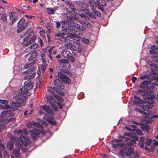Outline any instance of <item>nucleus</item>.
<instances>
[{
	"label": "nucleus",
	"instance_id": "nucleus-59",
	"mask_svg": "<svg viewBox=\"0 0 158 158\" xmlns=\"http://www.w3.org/2000/svg\"><path fill=\"white\" fill-rule=\"evenodd\" d=\"M27 33V31H25L23 32L21 34V36L22 37H23L24 36L26 35Z\"/></svg>",
	"mask_w": 158,
	"mask_h": 158
},
{
	"label": "nucleus",
	"instance_id": "nucleus-58",
	"mask_svg": "<svg viewBox=\"0 0 158 158\" xmlns=\"http://www.w3.org/2000/svg\"><path fill=\"white\" fill-rule=\"evenodd\" d=\"M95 44V41H94V40L91 41V44H89V45H90V46L91 47H94V45Z\"/></svg>",
	"mask_w": 158,
	"mask_h": 158
},
{
	"label": "nucleus",
	"instance_id": "nucleus-39",
	"mask_svg": "<svg viewBox=\"0 0 158 158\" xmlns=\"http://www.w3.org/2000/svg\"><path fill=\"white\" fill-rule=\"evenodd\" d=\"M140 78L142 80L146 79H148L149 78V76L148 74H145L143 76H141L140 77Z\"/></svg>",
	"mask_w": 158,
	"mask_h": 158
},
{
	"label": "nucleus",
	"instance_id": "nucleus-31",
	"mask_svg": "<svg viewBox=\"0 0 158 158\" xmlns=\"http://www.w3.org/2000/svg\"><path fill=\"white\" fill-rule=\"evenodd\" d=\"M144 148L148 152H153L155 149V147L152 145H151L149 148L147 147H144Z\"/></svg>",
	"mask_w": 158,
	"mask_h": 158
},
{
	"label": "nucleus",
	"instance_id": "nucleus-57",
	"mask_svg": "<svg viewBox=\"0 0 158 158\" xmlns=\"http://www.w3.org/2000/svg\"><path fill=\"white\" fill-rule=\"evenodd\" d=\"M41 123L44 124L45 126H47L48 125V124L44 120H42L41 121Z\"/></svg>",
	"mask_w": 158,
	"mask_h": 158
},
{
	"label": "nucleus",
	"instance_id": "nucleus-9",
	"mask_svg": "<svg viewBox=\"0 0 158 158\" xmlns=\"http://www.w3.org/2000/svg\"><path fill=\"white\" fill-rule=\"evenodd\" d=\"M46 98L48 99V101L50 103L51 106L54 109L57 108V105L59 106V108L61 109L62 106L61 104L58 102H57L56 99L52 96L49 95L46 96Z\"/></svg>",
	"mask_w": 158,
	"mask_h": 158
},
{
	"label": "nucleus",
	"instance_id": "nucleus-40",
	"mask_svg": "<svg viewBox=\"0 0 158 158\" xmlns=\"http://www.w3.org/2000/svg\"><path fill=\"white\" fill-rule=\"evenodd\" d=\"M10 107L8 105H3L0 104V108L1 109H7L9 108Z\"/></svg>",
	"mask_w": 158,
	"mask_h": 158
},
{
	"label": "nucleus",
	"instance_id": "nucleus-45",
	"mask_svg": "<svg viewBox=\"0 0 158 158\" xmlns=\"http://www.w3.org/2000/svg\"><path fill=\"white\" fill-rule=\"evenodd\" d=\"M60 62L61 63H63L68 64L69 61L67 59H62L60 60Z\"/></svg>",
	"mask_w": 158,
	"mask_h": 158
},
{
	"label": "nucleus",
	"instance_id": "nucleus-8",
	"mask_svg": "<svg viewBox=\"0 0 158 158\" xmlns=\"http://www.w3.org/2000/svg\"><path fill=\"white\" fill-rule=\"evenodd\" d=\"M143 100L142 99H140L139 101H135L134 102V103L137 105H140V104H146V107L148 109H151L152 107L153 104L154 103V101L153 100H147L143 99Z\"/></svg>",
	"mask_w": 158,
	"mask_h": 158
},
{
	"label": "nucleus",
	"instance_id": "nucleus-62",
	"mask_svg": "<svg viewBox=\"0 0 158 158\" xmlns=\"http://www.w3.org/2000/svg\"><path fill=\"white\" fill-rule=\"evenodd\" d=\"M125 129H127V130H128V131H131V129L130 125L129 126V127L125 126Z\"/></svg>",
	"mask_w": 158,
	"mask_h": 158
},
{
	"label": "nucleus",
	"instance_id": "nucleus-34",
	"mask_svg": "<svg viewBox=\"0 0 158 158\" xmlns=\"http://www.w3.org/2000/svg\"><path fill=\"white\" fill-rule=\"evenodd\" d=\"M1 19L3 21H6L7 20V15L4 13H1Z\"/></svg>",
	"mask_w": 158,
	"mask_h": 158
},
{
	"label": "nucleus",
	"instance_id": "nucleus-16",
	"mask_svg": "<svg viewBox=\"0 0 158 158\" xmlns=\"http://www.w3.org/2000/svg\"><path fill=\"white\" fill-rule=\"evenodd\" d=\"M27 126L28 128H32L34 127L35 128H43L42 125L40 124V122H28L27 124Z\"/></svg>",
	"mask_w": 158,
	"mask_h": 158
},
{
	"label": "nucleus",
	"instance_id": "nucleus-21",
	"mask_svg": "<svg viewBox=\"0 0 158 158\" xmlns=\"http://www.w3.org/2000/svg\"><path fill=\"white\" fill-rule=\"evenodd\" d=\"M9 16L10 20L13 23L17 19V15L15 12H12L9 13Z\"/></svg>",
	"mask_w": 158,
	"mask_h": 158
},
{
	"label": "nucleus",
	"instance_id": "nucleus-22",
	"mask_svg": "<svg viewBox=\"0 0 158 158\" xmlns=\"http://www.w3.org/2000/svg\"><path fill=\"white\" fill-rule=\"evenodd\" d=\"M151 83L150 80H145L141 83L139 87L142 88H145L146 87Z\"/></svg>",
	"mask_w": 158,
	"mask_h": 158
},
{
	"label": "nucleus",
	"instance_id": "nucleus-38",
	"mask_svg": "<svg viewBox=\"0 0 158 158\" xmlns=\"http://www.w3.org/2000/svg\"><path fill=\"white\" fill-rule=\"evenodd\" d=\"M152 143V139H148L146 142L145 143V147H147L148 145H150Z\"/></svg>",
	"mask_w": 158,
	"mask_h": 158
},
{
	"label": "nucleus",
	"instance_id": "nucleus-55",
	"mask_svg": "<svg viewBox=\"0 0 158 158\" xmlns=\"http://www.w3.org/2000/svg\"><path fill=\"white\" fill-rule=\"evenodd\" d=\"M150 65L151 66H152L154 68V69H155L156 70V69L157 68V67L156 64H150Z\"/></svg>",
	"mask_w": 158,
	"mask_h": 158
},
{
	"label": "nucleus",
	"instance_id": "nucleus-42",
	"mask_svg": "<svg viewBox=\"0 0 158 158\" xmlns=\"http://www.w3.org/2000/svg\"><path fill=\"white\" fill-rule=\"evenodd\" d=\"M82 41L84 43L86 44H88L89 43V40L84 37H83L82 39Z\"/></svg>",
	"mask_w": 158,
	"mask_h": 158
},
{
	"label": "nucleus",
	"instance_id": "nucleus-47",
	"mask_svg": "<svg viewBox=\"0 0 158 158\" xmlns=\"http://www.w3.org/2000/svg\"><path fill=\"white\" fill-rule=\"evenodd\" d=\"M47 65L46 64H41V69L44 71L45 70L47 67Z\"/></svg>",
	"mask_w": 158,
	"mask_h": 158
},
{
	"label": "nucleus",
	"instance_id": "nucleus-61",
	"mask_svg": "<svg viewBox=\"0 0 158 158\" xmlns=\"http://www.w3.org/2000/svg\"><path fill=\"white\" fill-rule=\"evenodd\" d=\"M137 78L136 77H132V81L133 83H135V81L136 80Z\"/></svg>",
	"mask_w": 158,
	"mask_h": 158
},
{
	"label": "nucleus",
	"instance_id": "nucleus-49",
	"mask_svg": "<svg viewBox=\"0 0 158 158\" xmlns=\"http://www.w3.org/2000/svg\"><path fill=\"white\" fill-rule=\"evenodd\" d=\"M136 111L140 112L143 114H147V113L145 112L144 110H141L139 109H137Z\"/></svg>",
	"mask_w": 158,
	"mask_h": 158
},
{
	"label": "nucleus",
	"instance_id": "nucleus-20",
	"mask_svg": "<svg viewBox=\"0 0 158 158\" xmlns=\"http://www.w3.org/2000/svg\"><path fill=\"white\" fill-rule=\"evenodd\" d=\"M42 108L43 110L45 111L46 113L47 114H50L53 115L54 114L53 110L49 106H48L45 105L42 106Z\"/></svg>",
	"mask_w": 158,
	"mask_h": 158
},
{
	"label": "nucleus",
	"instance_id": "nucleus-26",
	"mask_svg": "<svg viewBox=\"0 0 158 158\" xmlns=\"http://www.w3.org/2000/svg\"><path fill=\"white\" fill-rule=\"evenodd\" d=\"M155 48L156 50H158V47L155 46L154 45H152L151 47V50H149L150 53L152 54H155L158 53L156 51H154V48Z\"/></svg>",
	"mask_w": 158,
	"mask_h": 158
},
{
	"label": "nucleus",
	"instance_id": "nucleus-41",
	"mask_svg": "<svg viewBox=\"0 0 158 158\" xmlns=\"http://www.w3.org/2000/svg\"><path fill=\"white\" fill-rule=\"evenodd\" d=\"M131 131H135L137 129V127L135 125H130Z\"/></svg>",
	"mask_w": 158,
	"mask_h": 158
},
{
	"label": "nucleus",
	"instance_id": "nucleus-48",
	"mask_svg": "<svg viewBox=\"0 0 158 158\" xmlns=\"http://www.w3.org/2000/svg\"><path fill=\"white\" fill-rule=\"evenodd\" d=\"M89 17L94 19L96 18L95 15L93 13H92V12L89 13Z\"/></svg>",
	"mask_w": 158,
	"mask_h": 158
},
{
	"label": "nucleus",
	"instance_id": "nucleus-35",
	"mask_svg": "<svg viewBox=\"0 0 158 158\" xmlns=\"http://www.w3.org/2000/svg\"><path fill=\"white\" fill-rule=\"evenodd\" d=\"M52 89L56 90H58V89L56 88L52 87H48V92H50L52 94H53L54 93V92L53 91Z\"/></svg>",
	"mask_w": 158,
	"mask_h": 158
},
{
	"label": "nucleus",
	"instance_id": "nucleus-33",
	"mask_svg": "<svg viewBox=\"0 0 158 158\" xmlns=\"http://www.w3.org/2000/svg\"><path fill=\"white\" fill-rule=\"evenodd\" d=\"M18 149H15L13 152V154L15 155V156L17 157H19L20 156V153L19 152V150L20 149L18 148Z\"/></svg>",
	"mask_w": 158,
	"mask_h": 158
},
{
	"label": "nucleus",
	"instance_id": "nucleus-30",
	"mask_svg": "<svg viewBox=\"0 0 158 158\" xmlns=\"http://www.w3.org/2000/svg\"><path fill=\"white\" fill-rule=\"evenodd\" d=\"M38 46L39 45L38 44H33L31 45L30 47H28L27 49L28 51H30L31 50H32L37 48Z\"/></svg>",
	"mask_w": 158,
	"mask_h": 158
},
{
	"label": "nucleus",
	"instance_id": "nucleus-23",
	"mask_svg": "<svg viewBox=\"0 0 158 158\" xmlns=\"http://www.w3.org/2000/svg\"><path fill=\"white\" fill-rule=\"evenodd\" d=\"M55 85L58 88H59L61 89H64V86L62 85L60 81L58 79H57L54 81Z\"/></svg>",
	"mask_w": 158,
	"mask_h": 158
},
{
	"label": "nucleus",
	"instance_id": "nucleus-56",
	"mask_svg": "<svg viewBox=\"0 0 158 158\" xmlns=\"http://www.w3.org/2000/svg\"><path fill=\"white\" fill-rule=\"evenodd\" d=\"M67 70L62 69H61L60 70V71H59L61 73H67Z\"/></svg>",
	"mask_w": 158,
	"mask_h": 158
},
{
	"label": "nucleus",
	"instance_id": "nucleus-14",
	"mask_svg": "<svg viewBox=\"0 0 158 158\" xmlns=\"http://www.w3.org/2000/svg\"><path fill=\"white\" fill-rule=\"evenodd\" d=\"M89 5H90L91 7V9L93 11V13H94L95 15L97 16L100 17L101 16L100 12L99 11L96 10L97 6V4L96 2L89 0Z\"/></svg>",
	"mask_w": 158,
	"mask_h": 158
},
{
	"label": "nucleus",
	"instance_id": "nucleus-6",
	"mask_svg": "<svg viewBox=\"0 0 158 158\" xmlns=\"http://www.w3.org/2000/svg\"><path fill=\"white\" fill-rule=\"evenodd\" d=\"M26 81L24 83V87L19 89L17 91L18 94H21L22 96H24V94H25L26 96V99L28 98L29 95L27 94V91L32 88L34 84L30 81V79Z\"/></svg>",
	"mask_w": 158,
	"mask_h": 158
},
{
	"label": "nucleus",
	"instance_id": "nucleus-63",
	"mask_svg": "<svg viewBox=\"0 0 158 158\" xmlns=\"http://www.w3.org/2000/svg\"><path fill=\"white\" fill-rule=\"evenodd\" d=\"M139 156V154L138 152H136L134 155L135 158H137Z\"/></svg>",
	"mask_w": 158,
	"mask_h": 158
},
{
	"label": "nucleus",
	"instance_id": "nucleus-51",
	"mask_svg": "<svg viewBox=\"0 0 158 158\" xmlns=\"http://www.w3.org/2000/svg\"><path fill=\"white\" fill-rule=\"evenodd\" d=\"M17 133L19 135H20L21 136H23L22 134L23 133V131L22 130H19L17 131Z\"/></svg>",
	"mask_w": 158,
	"mask_h": 158
},
{
	"label": "nucleus",
	"instance_id": "nucleus-15",
	"mask_svg": "<svg viewBox=\"0 0 158 158\" xmlns=\"http://www.w3.org/2000/svg\"><path fill=\"white\" fill-rule=\"evenodd\" d=\"M92 1L96 2L98 9L102 11H104L103 7L105 6L106 5V2H107L106 0H93Z\"/></svg>",
	"mask_w": 158,
	"mask_h": 158
},
{
	"label": "nucleus",
	"instance_id": "nucleus-32",
	"mask_svg": "<svg viewBox=\"0 0 158 158\" xmlns=\"http://www.w3.org/2000/svg\"><path fill=\"white\" fill-rule=\"evenodd\" d=\"M149 118L147 120V122L148 123H151L153 121L152 118H157L158 117V114L157 115H153L149 117Z\"/></svg>",
	"mask_w": 158,
	"mask_h": 158
},
{
	"label": "nucleus",
	"instance_id": "nucleus-19",
	"mask_svg": "<svg viewBox=\"0 0 158 158\" xmlns=\"http://www.w3.org/2000/svg\"><path fill=\"white\" fill-rule=\"evenodd\" d=\"M62 53L64 57L69 58L72 61H74V59L72 56L71 54L69 51L66 49L63 50L62 52Z\"/></svg>",
	"mask_w": 158,
	"mask_h": 158
},
{
	"label": "nucleus",
	"instance_id": "nucleus-28",
	"mask_svg": "<svg viewBox=\"0 0 158 158\" xmlns=\"http://www.w3.org/2000/svg\"><path fill=\"white\" fill-rule=\"evenodd\" d=\"M112 146L113 148H116L117 147H119L120 148H123V145H124V143H119L118 142L117 143H111Z\"/></svg>",
	"mask_w": 158,
	"mask_h": 158
},
{
	"label": "nucleus",
	"instance_id": "nucleus-10",
	"mask_svg": "<svg viewBox=\"0 0 158 158\" xmlns=\"http://www.w3.org/2000/svg\"><path fill=\"white\" fill-rule=\"evenodd\" d=\"M137 92L138 93H141L140 94L141 96L143 97V99L153 100L152 99L155 98V95L152 94L149 95L148 94V93L146 91H145L144 90H138Z\"/></svg>",
	"mask_w": 158,
	"mask_h": 158
},
{
	"label": "nucleus",
	"instance_id": "nucleus-44",
	"mask_svg": "<svg viewBox=\"0 0 158 158\" xmlns=\"http://www.w3.org/2000/svg\"><path fill=\"white\" fill-rule=\"evenodd\" d=\"M13 147V144L12 143L10 142V143H9L7 144V147L9 149H11Z\"/></svg>",
	"mask_w": 158,
	"mask_h": 158
},
{
	"label": "nucleus",
	"instance_id": "nucleus-11",
	"mask_svg": "<svg viewBox=\"0 0 158 158\" xmlns=\"http://www.w3.org/2000/svg\"><path fill=\"white\" fill-rule=\"evenodd\" d=\"M21 141L19 142L18 147L19 149L22 148V145L24 146L28 145L30 143L29 137L25 136H20Z\"/></svg>",
	"mask_w": 158,
	"mask_h": 158
},
{
	"label": "nucleus",
	"instance_id": "nucleus-43",
	"mask_svg": "<svg viewBox=\"0 0 158 158\" xmlns=\"http://www.w3.org/2000/svg\"><path fill=\"white\" fill-rule=\"evenodd\" d=\"M0 102L2 104H3V105H7L8 102L4 100H0Z\"/></svg>",
	"mask_w": 158,
	"mask_h": 158
},
{
	"label": "nucleus",
	"instance_id": "nucleus-60",
	"mask_svg": "<svg viewBox=\"0 0 158 158\" xmlns=\"http://www.w3.org/2000/svg\"><path fill=\"white\" fill-rule=\"evenodd\" d=\"M25 17H27V19L33 18L35 17V16H34L25 15Z\"/></svg>",
	"mask_w": 158,
	"mask_h": 158
},
{
	"label": "nucleus",
	"instance_id": "nucleus-17",
	"mask_svg": "<svg viewBox=\"0 0 158 158\" xmlns=\"http://www.w3.org/2000/svg\"><path fill=\"white\" fill-rule=\"evenodd\" d=\"M34 128L33 130L30 131V135L34 139L38 137L40 132V129H39L38 128Z\"/></svg>",
	"mask_w": 158,
	"mask_h": 158
},
{
	"label": "nucleus",
	"instance_id": "nucleus-64",
	"mask_svg": "<svg viewBox=\"0 0 158 158\" xmlns=\"http://www.w3.org/2000/svg\"><path fill=\"white\" fill-rule=\"evenodd\" d=\"M40 35L43 37H44V32L42 31H40Z\"/></svg>",
	"mask_w": 158,
	"mask_h": 158
},
{
	"label": "nucleus",
	"instance_id": "nucleus-37",
	"mask_svg": "<svg viewBox=\"0 0 158 158\" xmlns=\"http://www.w3.org/2000/svg\"><path fill=\"white\" fill-rule=\"evenodd\" d=\"M141 128L143 130L148 131V129H150V127L147 124H144L143 126L141 127Z\"/></svg>",
	"mask_w": 158,
	"mask_h": 158
},
{
	"label": "nucleus",
	"instance_id": "nucleus-5",
	"mask_svg": "<svg viewBox=\"0 0 158 158\" xmlns=\"http://www.w3.org/2000/svg\"><path fill=\"white\" fill-rule=\"evenodd\" d=\"M35 60L33 61L32 62L30 63L29 64H25L23 66L24 69H27L30 68V69H28L27 71L23 72V74H30L32 73L30 75H27L25 76L24 78V79H31L33 78L35 76L36 73H34V72L36 70V66H32L35 63Z\"/></svg>",
	"mask_w": 158,
	"mask_h": 158
},
{
	"label": "nucleus",
	"instance_id": "nucleus-52",
	"mask_svg": "<svg viewBox=\"0 0 158 158\" xmlns=\"http://www.w3.org/2000/svg\"><path fill=\"white\" fill-rule=\"evenodd\" d=\"M56 27L57 28H58L60 27V23L59 22L56 21Z\"/></svg>",
	"mask_w": 158,
	"mask_h": 158
},
{
	"label": "nucleus",
	"instance_id": "nucleus-4",
	"mask_svg": "<svg viewBox=\"0 0 158 158\" xmlns=\"http://www.w3.org/2000/svg\"><path fill=\"white\" fill-rule=\"evenodd\" d=\"M12 114L9 110H5L1 113V116L0 117V132L5 127V123L15 120L14 118H7V117L11 116Z\"/></svg>",
	"mask_w": 158,
	"mask_h": 158
},
{
	"label": "nucleus",
	"instance_id": "nucleus-12",
	"mask_svg": "<svg viewBox=\"0 0 158 158\" xmlns=\"http://www.w3.org/2000/svg\"><path fill=\"white\" fill-rule=\"evenodd\" d=\"M28 23V22H25L24 19L23 18L21 19L18 22V28L17 29V32L19 33L23 30L27 26Z\"/></svg>",
	"mask_w": 158,
	"mask_h": 158
},
{
	"label": "nucleus",
	"instance_id": "nucleus-50",
	"mask_svg": "<svg viewBox=\"0 0 158 158\" xmlns=\"http://www.w3.org/2000/svg\"><path fill=\"white\" fill-rule=\"evenodd\" d=\"M53 50V48H50L48 50V52L49 53V54H51L52 53H54L55 52H56L55 51H53V52H52Z\"/></svg>",
	"mask_w": 158,
	"mask_h": 158
},
{
	"label": "nucleus",
	"instance_id": "nucleus-1",
	"mask_svg": "<svg viewBox=\"0 0 158 158\" xmlns=\"http://www.w3.org/2000/svg\"><path fill=\"white\" fill-rule=\"evenodd\" d=\"M80 25L73 21H70L68 23H64L62 26V31L69 32L68 34L61 32L56 34L55 37L64 39V40H65V38H72L77 40H79L80 39L78 35H80V33L78 31H76L75 28H79Z\"/></svg>",
	"mask_w": 158,
	"mask_h": 158
},
{
	"label": "nucleus",
	"instance_id": "nucleus-18",
	"mask_svg": "<svg viewBox=\"0 0 158 158\" xmlns=\"http://www.w3.org/2000/svg\"><path fill=\"white\" fill-rule=\"evenodd\" d=\"M37 52L36 51L31 52L25 56V58L28 60L31 61L32 59L36 58L37 56Z\"/></svg>",
	"mask_w": 158,
	"mask_h": 158
},
{
	"label": "nucleus",
	"instance_id": "nucleus-25",
	"mask_svg": "<svg viewBox=\"0 0 158 158\" xmlns=\"http://www.w3.org/2000/svg\"><path fill=\"white\" fill-rule=\"evenodd\" d=\"M96 38V32L95 31H92L91 32L90 35L89 34V39L91 41H95Z\"/></svg>",
	"mask_w": 158,
	"mask_h": 158
},
{
	"label": "nucleus",
	"instance_id": "nucleus-36",
	"mask_svg": "<svg viewBox=\"0 0 158 158\" xmlns=\"http://www.w3.org/2000/svg\"><path fill=\"white\" fill-rule=\"evenodd\" d=\"M5 148L4 145L1 143L0 141V158H1L2 157V154H1V152L2 150H3Z\"/></svg>",
	"mask_w": 158,
	"mask_h": 158
},
{
	"label": "nucleus",
	"instance_id": "nucleus-54",
	"mask_svg": "<svg viewBox=\"0 0 158 158\" xmlns=\"http://www.w3.org/2000/svg\"><path fill=\"white\" fill-rule=\"evenodd\" d=\"M121 141V139H114L112 140L113 143H117L118 142H120Z\"/></svg>",
	"mask_w": 158,
	"mask_h": 158
},
{
	"label": "nucleus",
	"instance_id": "nucleus-53",
	"mask_svg": "<svg viewBox=\"0 0 158 158\" xmlns=\"http://www.w3.org/2000/svg\"><path fill=\"white\" fill-rule=\"evenodd\" d=\"M23 133H24V134L26 135H27L28 134V133L27 131V130L26 128H25L23 130Z\"/></svg>",
	"mask_w": 158,
	"mask_h": 158
},
{
	"label": "nucleus",
	"instance_id": "nucleus-29",
	"mask_svg": "<svg viewBox=\"0 0 158 158\" xmlns=\"http://www.w3.org/2000/svg\"><path fill=\"white\" fill-rule=\"evenodd\" d=\"M65 3L67 5V6L70 8L72 11H73L74 12L75 11V7L72 4V3L69 2V1H66Z\"/></svg>",
	"mask_w": 158,
	"mask_h": 158
},
{
	"label": "nucleus",
	"instance_id": "nucleus-2",
	"mask_svg": "<svg viewBox=\"0 0 158 158\" xmlns=\"http://www.w3.org/2000/svg\"><path fill=\"white\" fill-rule=\"evenodd\" d=\"M138 140V137H136L134 138L129 139L126 138L124 141H128L126 143H123V147L119 151V154L122 158H124V154L127 157L134 153V148L131 146L136 143V141Z\"/></svg>",
	"mask_w": 158,
	"mask_h": 158
},
{
	"label": "nucleus",
	"instance_id": "nucleus-13",
	"mask_svg": "<svg viewBox=\"0 0 158 158\" xmlns=\"http://www.w3.org/2000/svg\"><path fill=\"white\" fill-rule=\"evenodd\" d=\"M57 74L58 78L64 83L66 84H69L70 83L71 80L67 76L60 72H57Z\"/></svg>",
	"mask_w": 158,
	"mask_h": 158
},
{
	"label": "nucleus",
	"instance_id": "nucleus-3",
	"mask_svg": "<svg viewBox=\"0 0 158 158\" xmlns=\"http://www.w3.org/2000/svg\"><path fill=\"white\" fill-rule=\"evenodd\" d=\"M16 95L13 97L14 101L10 102L11 106H9V108H8L7 110L10 111L16 110L18 109L20 105H24L26 103L27 96L25 94H24V96H22L16 92Z\"/></svg>",
	"mask_w": 158,
	"mask_h": 158
},
{
	"label": "nucleus",
	"instance_id": "nucleus-7",
	"mask_svg": "<svg viewBox=\"0 0 158 158\" xmlns=\"http://www.w3.org/2000/svg\"><path fill=\"white\" fill-rule=\"evenodd\" d=\"M36 37L32 31H30L27 36L23 39V42L22 44L23 46H27L34 42L35 39Z\"/></svg>",
	"mask_w": 158,
	"mask_h": 158
},
{
	"label": "nucleus",
	"instance_id": "nucleus-46",
	"mask_svg": "<svg viewBox=\"0 0 158 158\" xmlns=\"http://www.w3.org/2000/svg\"><path fill=\"white\" fill-rule=\"evenodd\" d=\"M136 133L139 135H142L143 133H142V132L141 130H139V129H137L135 130Z\"/></svg>",
	"mask_w": 158,
	"mask_h": 158
},
{
	"label": "nucleus",
	"instance_id": "nucleus-24",
	"mask_svg": "<svg viewBox=\"0 0 158 158\" xmlns=\"http://www.w3.org/2000/svg\"><path fill=\"white\" fill-rule=\"evenodd\" d=\"M57 7L55 6L53 8H47V12L48 13L50 14H54L56 10L57 9Z\"/></svg>",
	"mask_w": 158,
	"mask_h": 158
},
{
	"label": "nucleus",
	"instance_id": "nucleus-27",
	"mask_svg": "<svg viewBox=\"0 0 158 158\" xmlns=\"http://www.w3.org/2000/svg\"><path fill=\"white\" fill-rule=\"evenodd\" d=\"M145 137H141L139 140V146L141 148H144V144H145Z\"/></svg>",
	"mask_w": 158,
	"mask_h": 158
}]
</instances>
